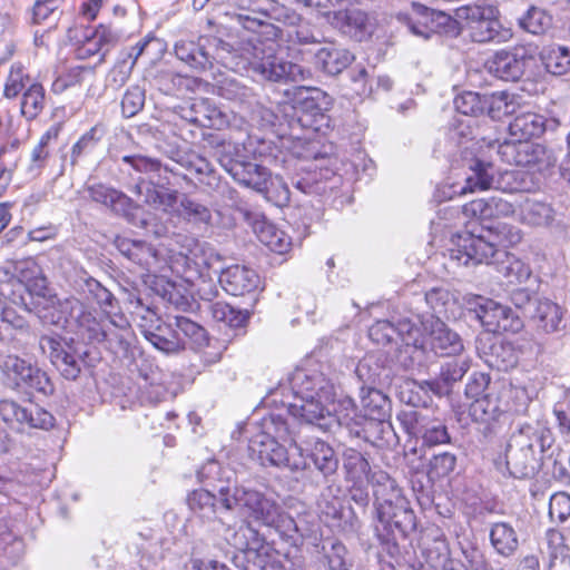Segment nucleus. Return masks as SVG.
<instances>
[{"label": "nucleus", "mask_w": 570, "mask_h": 570, "mask_svg": "<svg viewBox=\"0 0 570 570\" xmlns=\"http://www.w3.org/2000/svg\"><path fill=\"white\" fill-rule=\"evenodd\" d=\"M218 503L222 504L214 530L228 546L245 551H257L264 539L252 521L277 532L293 546H299L309 531L302 528L278 502L268 489L250 485L218 487Z\"/></svg>", "instance_id": "obj_1"}, {"label": "nucleus", "mask_w": 570, "mask_h": 570, "mask_svg": "<svg viewBox=\"0 0 570 570\" xmlns=\"http://www.w3.org/2000/svg\"><path fill=\"white\" fill-rule=\"evenodd\" d=\"M295 401L288 411L304 422L323 431H332L335 421L331 406L335 401V387L317 371L296 370L291 379Z\"/></svg>", "instance_id": "obj_2"}, {"label": "nucleus", "mask_w": 570, "mask_h": 570, "mask_svg": "<svg viewBox=\"0 0 570 570\" xmlns=\"http://www.w3.org/2000/svg\"><path fill=\"white\" fill-rule=\"evenodd\" d=\"M233 58L237 69L252 71L265 81L301 82L311 79L313 75L309 68L278 57L275 47L259 37L242 40Z\"/></svg>", "instance_id": "obj_3"}, {"label": "nucleus", "mask_w": 570, "mask_h": 570, "mask_svg": "<svg viewBox=\"0 0 570 570\" xmlns=\"http://www.w3.org/2000/svg\"><path fill=\"white\" fill-rule=\"evenodd\" d=\"M552 438L549 429L542 424H519L509 435L503 461L501 458L497 465H503L510 476L529 479L534 476L542 464V453L551 446Z\"/></svg>", "instance_id": "obj_4"}, {"label": "nucleus", "mask_w": 570, "mask_h": 570, "mask_svg": "<svg viewBox=\"0 0 570 570\" xmlns=\"http://www.w3.org/2000/svg\"><path fill=\"white\" fill-rule=\"evenodd\" d=\"M289 433L288 423L281 414L271 413L262 419L261 431L252 436L248 444L249 455L262 466L288 469L292 472L305 470L306 459L302 448L295 445L291 453L279 441Z\"/></svg>", "instance_id": "obj_5"}, {"label": "nucleus", "mask_w": 570, "mask_h": 570, "mask_svg": "<svg viewBox=\"0 0 570 570\" xmlns=\"http://www.w3.org/2000/svg\"><path fill=\"white\" fill-rule=\"evenodd\" d=\"M375 498L377 522L385 531L384 538L402 537L415 529V515L407 500L386 472L373 471L368 478Z\"/></svg>", "instance_id": "obj_6"}, {"label": "nucleus", "mask_w": 570, "mask_h": 570, "mask_svg": "<svg viewBox=\"0 0 570 570\" xmlns=\"http://www.w3.org/2000/svg\"><path fill=\"white\" fill-rule=\"evenodd\" d=\"M151 259L147 261L149 272H164L166 268L194 283L197 279L212 281L223 271L220 256L214 252H169L167 257H159L164 252H146Z\"/></svg>", "instance_id": "obj_7"}, {"label": "nucleus", "mask_w": 570, "mask_h": 570, "mask_svg": "<svg viewBox=\"0 0 570 570\" xmlns=\"http://www.w3.org/2000/svg\"><path fill=\"white\" fill-rule=\"evenodd\" d=\"M223 146L227 153H230L232 148L236 153L238 151L237 146H233L230 144ZM219 161L225 170L239 184L246 187H250L258 193H264L268 198L271 187L277 185L281 187L276 200L277 204L282 205L289 202L288 187L279 178L272 179L267 168L252 161L243 160L237 154L234 158H227L226 156H223Z\"/></svg>", "instance_id": "obj_8"}, {"label": "nucleus", "mask_w": 570, "mask_h": 570, "mask_svg": "<svg viewBox=\"0 0 570 570\" xmlns=\"http://www.w3.org/2000/svg\"><path fill=\"white\" fill-rule=\"evenodd\" d=\"M68 318L78 323L80 334L90 342L100 343L116 338L122 343L126 340L125 334L129 333V328L126 326H120L118 333L115 328L116 325L109 320L98 321L91 313L86 312L82 304L73 297L66 298L60 304V314H52L50 323L59 324L62 320L67 322Z\"/></svg>", "instance_id": "obj_9"}, {"label": "nucleus", "mask_w": 570, "mask_h": 570, "mask_svg": "<svg viewBox=\"0 0 570 570\" xmlns=\"http://www.w3.org/2000/svg\"><path fill=\"white\" fill-rule=\"evenodd\" d=\"M0 370L12 390L37 391L46 395L52 393L53 387L48 375L18 355L4 356Z\"/></svg>", "instance_id": "obj_10"}, {"label": "nucleus", "mask_w": 570, "mask_h": 570, "mask_svg": "<svg viewBox=\"0 0 570 570\" xmlns=\"http://www.w3.org/2000/svg\"><path fill=\"white\" fill-rule=\"evenodd\" d=\"M86 191L92 202L110 208L132 226L145 228L148 225L151 214L122 191L101 183L87 186Z\"/></svg>", "instance_id": "obj_11"}, {"label": "nucleus", "mask_w": 570, "mask_h": 570, "mask_svg": "<svg viewBox=\"0 0 570 570\" xmlns=\"http://www.w3.org/2000/svg\"><path fill=\"white\" fill-rule=\"evenodd\" d=\"M498 155L508 165L529 167L543 171L552 167L556 158L543 145L532 141L504 140L498 146Z\"/></svg>", "instance_id": "obj_12"}, {"label": "nucleus", "mask_w": 570, "mask_h": 570, "mask_svg": "<svg viewBox=\"0 0 570 570\" xmlns=\"http://www.w3.org/2000/svg\"><path fill=\"white\" fill-rule=\"evenodd\" d=\"M465 301L488 332H518L522 327L520 318L508 306L478 295L466 296Z\"/></svg>", "instance_id": "obj_13"}, {"label": "nucleus", "mask_w": 570, "mask_h": 570, "mask_svg": "<svg viewBox=\"0 0 570 570\" xmlns=\"http://www.w3.org/2000/svg\"><path fill=\"white\" fill-rule=\"evenodd\" d=\"M451 259L458 265L471 266L483 262L489 264V258L498 254L503 257L498 265V271L509 283L522 284L530 279V267L511 252H451Z\"/></svg>", "instance_id": "obj_14"}, {"label": "nucleus", "mask_w": 570, "mask_h": 570, "mask_svg": "<svg viewBox=\"0 0 570 570\" xmlns=\"http://www.w3.org/2000/svg\"><path fill=\"white\" fill-rule=\"evenodd\" d=\"M397 421L404 431L415 438H421L428 446L450 442V435L445 424L422 411L406 410L397 414Z\"/></svg>", "instance_id": "obj_15"}, {"label": "nucleus", "mask_w": 570, "mask_h": 570, "mask_svg": "<svg viewBox=\"0 0 570 570\" xmlns=\"http://www.w3.org/2000/svg\"><path fill=\"white\" fill-rule=\"evenodd\" d=\"M39 346L65 379L76 380L79 376L86 352L79 351L72 343L52 336H42Z\"/></svg>", "instance_id": "obj_16"}, {"label": "nucleus", "mask_w": 570, "mask_h": 570, "mask_svg": "<svg viewBox=\"0 0 570 570\" xmlns=\"http://www.w3.org/2000/svg\"><path fill=\"white\" fill-rule=\"evenodd\" d=\"M521 240V229L508 224L499 225L494 232L489 230V239L470 230H462L451 238L452 244L458 249H482L485 246L508 249L509 247L517 246Z\"/></svg>", "instance_id": "obj_17"}, {"label": "nucleus", "mask_w": 570, "mask_h": 570, "mask_svg": "<svg viewBox=\"0 0 570 570\" xmlns=\"http://www.w3.org/2000/svg\"><path fill=\"white\" fill-rule=\"evenodd\" d=\"M27 278V276H23ZM17 286L23 287L27 291V296L21 295L20 301L13 299L16 304L22 305L27 311H37L40 318L50 322L52 314H60V299L56 295L48 294L47 279L45 276L39 275L33 278L26 279L24 283H17Z\"/></svg>", "instance_id": "obj_18"}, {"label": "nucleus", "mask_w": 570, "mask_h": 570, "mask_svg": "<svg viewBox=\"0 0 570 570\" xmlns=\"http://www.w3.org/2000/svg\"><path fill=\"white\" fill-rule=\"evenodd\" d=\"M295 108L313 117L324 116L333 106V98L316 87L297 86L286 90Z\"/></svg>", "instance_id": "obj_19"}, {"label": "nucleus", "mask_w": 570, "mask_h": 570, "mask_svg": "<svg viewBox=\"0 0 570 570\" xmlns=\"http://www.w3.org/2000/svg\"><path fill=\"white\" fill-rule=\"evenodd\" d=\"M527 59L519 50H501L485 62L489 73L505 81H518L524 73Z\"/></svg>", "instance_id": "obj_20"}, {"label": "nucleus", "mask_w": 570, "mask_h": 570, "mask_svg": "<svg viewBox=\"0 0 570 570\" xmlns=\"http://www.w3.org/2000/svg\"><path fill=\"white\" fill-rule=\"evenodd\" d=\"M468 19L470 37L474 42L485 43L500 40L501 23L493 17L491 7L472 9Z\"/></svg>", "instance_id": "obj_21"}, {"label": "nucleus", "mask_w": 570, "mask_h": 570, "mask_svg": "<svg viewBox=\"0 0 570 570\" xmlns=\"http://www.w3.org/2000/svg\"><path fill=\"white\" fill-rule=\"evenodd\" d=\"M430 323L429 344L431 350L440 356H451L463 351L460 336L451 331L440 318L428 320Z\"/></svg>", "instance_id": "obj_22"}, {"label": "nucleus", "mask_w": 570, "mask_h": 570, "mask_svg": "<svg viewBox=\"0 0 570 570\" xmlns=\"http://www.w3.org/2000/svg\"><path fill=\"white\" fill-rule=\"evenodd\" d=\"M220 273V282L225 284V289L234 296L245 295L259 288L261 278L252 268L234 265Z\"/></svg>", "instance_id": "obj_23"}, {"label": "nucleus", "mask_w": 570, "mask_h": 570, "mask_svg": "<svg viewBox=\"0 0 570 570\" xmlns=\"http://www.w3.org/2000/svg\"><path fill=\"white\" fill-rule=\"evenodd\" d=\"M333 22L344 33L357 41H362L372 33V23L368 14L358 8L335 11Z\"/></svg>", "instance_id": "obj_24"}, {"label": "nucleus", "mask_w": 570, "mask_h": 570, "mask_svg": "<svg viewBox=\"0 0 570 570\" xmlns=\"http://www.w3.org/2000/svg\"><path fill=\"white\" fill-rule=\"evenodd\" d=\"M333 416L335 421L333 422L334 426L345 428L350 434L360 438L362 432L365 431L364 425V416L357 412L356 405L353 399L348 396H344L335 402L333 401V405L331 406Z\"/></svg>", "instance_id": "obj_25"}, {"label": "nucleus", "mask_w": 570, "mask_h": 570, "mask_svg": "<svg viewBox=\"0 0 570 570\" xmlns=\"http://www.w3.org/2000/svg\"><path fill=\"white\" fill-rule=\"evenodd\" d=\"M548 121L544 116L535 112H523L514 117L509 124V134L512 141H529L540 137L547 129Z\"/></svg>", "instance_id": "obj_26"}, {"label": "nucleus", "mask_w": 570, "mask_h": 570, "mask_svg": "<svg viewBox=\"0 0 570 570\" xmlns=\"http://www.w3.org/2000/svg\"><path fill=\"white\" fill-rule=\"evenodd\" d=\"M433 16L432 9L419 2H412L411 12H399L396 19L414 36L429 39L434 32L430 26V22H433Z\"/></svg>", "instance_id": "obj_27"}, {"label": "nucleus", "mask_w": 570, "mask_h": 570, "mask_svg": "<svg viewBox=\"0 0 570 570\" xmlns=\"http://www.w3.org/2000/svg\"><path fill=\"white\" fill-rule=\"evenodd\" d=\"M354 60V55L345 48L328 46L315 53V63L325 73L336 76L346 69Z\"/></svg>", "instance_id": "obj_28"}, {"label": "nucleus", "mask_w": 570, "mask_h": 570, "mask_svg": "<svg viewBox=\"0 0 570 570\" xmlns=\"http://www.w3.org/2000/svg\"><path fill=\"white\" fill-rule=\"evenodd\" d=\"M469 367L470 363L465 360L446 362L441 366L439 376L428 381L426 385L434 394L445 395L451 391L454 383L462 380Z\"/></svg>", "instance_id": "obj_29"}, {"label": "nucleus", "mask_w": 570, "mask_h": 570, "mask_svg": "<svg viewBox=\"0 0 570 570\" xmlns=\"http://www.w3.org/2000/svg\"><path fill=\"white\" fill-rule=\"evenodd\" d=\"M176 57L195 70H206L213 66V57L198 42L191 40H179L174 47Z\"/></svg>", "instance_id": "obj_30"}, {"label": "nucleus", "mask_w": 570, "mask_h": 570, "mask_svg": "<svg viewBox=\"0 0 570 570\" xmlns=\"http://www.w3.org/2000/svg\"><path fill=\"white\" fill-rule=\"evenodd\" d=\"M361 403L364 411V424L366 419L371 421L389 419L391 414V401L380 390L363 386L361 390Z\"/></svg>", "instance_id": "obj_31"}, {"label": "nucleus", "mask_w": 570, "mask_h": 570, "mask_svg": "<svg viewBox=\"0 0 570 570\" xmlns=\"http://www.w3.org/2000/svg\"><path fill=\"white\" fill-rule=\"evenodd\" d=\"M174 327L176 335L180 336L184 342V350H200L208 344V335L206 330L196 322L177 315L174 317Z\"/></svg>", "instance_id": "obj_32"}, {"label": "nucleus", "mask_w": 570, "mask_h": 570, "mask_svg": "<svg viewBox=\"0 0 570 570\" xmlns=\"http://www.w3.org/2000/svg\"><path fill=\"white\" fill-rule=\"evenodd\" d=\"M220 111L207 99H196L188 107L181 108V118L199 127L212 128L220 120Z\"/></svg>", "instance_id": "obj_33"}, {"label": "nucleus", "mask_w": 570, "mask_h": 570, "mask_svg": "<svg viewBox=\"0 0 570 570\" xmlns=\"http://www.w3.org/2000/svg\"><path fill=\"white\" fill-rule=\"evenodd\" d=\"M392 322L395 327L399 342L405 346H412L415 350H423L425 340L417 323H425L421 321L419 316H404L396 320L393 318Z\"/></svg>", "instance_id": "obj_34"}, {"label": "nucleus", "mask_w": 570, "mask_h": 570, "mask_svg": "<svg viewBox=\"0 0 570 570\" xmlns=\"http://www.w3.org/2000/svg\"><path fill=\"white\" fill-rule=\"evenodd\" d=\"M500 400L492 392L485 393L480 399H475L469 406V413L473 421L480 423H490L497 421L502 413Z\"/></svg>", "instance_id": "obj_35"}, {"label": "nucleus", "mask_w": 570, "mask_h": 570, "mask_svg": "<svg viewBox=\"0 0 570 570\" xmlns=\"http://www.w3.org/2000/svg\"><path fill=\"white\" fill-rule=\"evenodd\" d=\"M189 509L202 518L210 519V529L214 530V522L217 519L222 504L216 509V497L208 490H194L187 498Z\"/></svg>", "instance_id": "obj_36"}, {"label": "nucleus", "mask_w": 570, "mask_h": 570, "mask_svg": "<svg viewBox=\"0 0 570 570\" xmlns=\"http://www.w3.org/2000/svg\"><path fill=\"white\" fill-rule=\"evenodd\" d=\"M546 70L554 76H563L570 71V49L566 46L552 45L540 52Z\"/></svg>", "instance_id": "obj_37"}, {"label": "nucleus", "mask_w": 570, "mask_h": 570, "mask_svg": "<svg viewBox=\"0 0 570 570\" xmlns=\"http://www.w3.org/2000/svg\"><path fill=\"white\" fill-rule=\"evenodd\" d=\"M490 540L495 551L503 557L512 556L519 546L515 530L505 522H498L492 525Z\"/></svg>", "instance_id": "obj_38"}, {"label": "nucleus", "mask_w": 570, "mask_h": 570, "mask_svg": "<svg viewBox=\"0 0 570 570\" xmlns=\"http://www.w3.org/2000/svg\"><path fill=\"white\" fill-rule=\"evenodd\" d=\"M552 16L543 8L530 6L519 18V27L531 35H544L552 27Z\"/></svg>", "instance_id": "obj_39"}, {"label": "nucleus", "mask_w": 570, "mask_h": 570, "mask_svg": "<svg viewBox=\"0 0 570 570\" xmlns=\"http://www.w3.org/2000/svg\"><path fill=\"white\" fill-rule=\"evenodd\" d=\"M46 106V91L41 83L32 82L23 91L20 112L27 120H33Z\"/></svg>", "instance_id": "obj_40"}, {"label": "nucleus", "mask_w": 570, "mask_h": 570, "mask_svg": "<svg viewBox=\"0 0 570 570\" xmlns=\"http://www.w3.org/2000/svg\"><path fill=\"white\" fill-rule=\"evenodd\" d=\"M533 317L537 320L538 327L546 333L558 332L562 327V309L548 299L538 303Z\"/></svg>", "instance_id": "obj_41"}, {"label": "nucleus", "mask_w": 570, "mask_h": 570, "mask_svg": "<svg viewBox=\"0 0 570 570\" xmlns=\"http://www.w3.org/2000/svg\"><path fill=\"white\" fill-rule=\"evenodd\" d=\"M234 472L229 468H224L218 461H207L198 471L197 478L200 482L212 485L218 492V487L232 484Z\"/></svg>", "instance_id": "obj_42"}, {"label": "nucleus", "mask_w": 570, "mask_h": 570, "mask_svg": "<svg viewBox=\"0 0 570 570\" xmlns=\"http://www.w3.org/2000/svg\"><path fill=\"white\" fill-rule=\"evenodd\" d=\"M174 324L167 327H158L157 332L146 331L145 337L159 351L167 354L177 353L184 350V342L176 335Z\"/></svg>", "instance_id": "obj_43"}, {"label": "nucleus", "mask_w": 570, "mask_h": 570, "mask_svg": "<svg viewBox=\"0 0 570 570\" xmlns=\"http://www.w3.org/2000/svg\"><path fill=\"white\" fill-rule=\"evenodd\" d=\"M472 171L465 179V186L462 193L474 191L476 189H489L493 183V166L490 163H484L475 159L470 166Z\"/></svg>", "instance_id": "obj_44"}, {"label": "nucleus", "mask_w": 570, "mask_h": 570, "mask_svg": "<svg viewBox=\"0 0 570 570\" xmlns=\"http://www.w3.org/2000/svg\"><path fill=\"white\" fill-rule=\"evenodd\" d=\"M522 219L532 226H547L554 219V210L547 203L527 199L522 206Z\"/></svg>", "instance_id": "obj_45"}, {"label": "nucleus", "mask_w": 570, "mask_h": 570, "mask_svg": "<svg viewBox=\"0 0 570 570\" xmlns=\"http://www.w3.org/2000/svg\"><path fill=\"white\" fill-rule=\"evenodd\" d=\"M309 456L315 468L324 475L334 473L338 461L333 449L322 440H316L309 450Z\"/></svg>", "instance_id": "obj_46"}, {"label": "nucleus", "mask_w": 570, "mask_h": 570, "mask_svg": "<svg viewBox=\"0 0 570 570\" xmlns=\"http://www.w3.org/2000/svg\"><path fill=\"white\" fill-rule=\"evenodd\" d=\"M178 198L177 190H158L156 183L150 180L146 187L144 202L154 208L161 209L164 213H171L178 203Z\"/></svg>", "instance_id": "obj_47"}, {"label": "nucleus", "mask_w": 570, "mask_h": 570, "mask_svg": "<svg viewBox=\"0 0 570 570\" xmlns=\"http://www.w3.org/2000/svg\"><path fill=\"white\" fill-rule=\"evenodd\" d=\"M178 198L177 190H158L156 183L150 180L146 187L144 202L154 208L161 209L164 213H171L178 203Z\"/></svg>", "instance_id": "obj_48"}, {"label": "nucleus", "mask_w": 570, "mask_h": 570, "mask_svg": "<svg viewBox=\"0 0 570 570\" xmlns=\"http://www.w3.org/2000/svg\"><path fill=\"white\" fill-rule=\"evenodd\" d=\"M120 161L128 165L135 171L149 176L150 178L155 175H159L161 169L169 171V168L158 158L149 157L141 154L125 155L120 158Z\"/></svg>", "instance_id": "obj_49"}, {"label": "nucleus", "mask_w": 570, "mask_h": 570, "mask_svg": "<svg viewBox=\"0 0 570 570\" xmlns=\"http://www.w3.org/2000/svg\"><path fill=\"white\" fill-rule=\"evenodd\" d=\"M179 202V215L194 224H206L208 225L212 220V212L208 207L200 204L199 202L191 199L187 195H183Z\"/></svg>", "instance_id": "obj_50"}, {"label": "nucleus", "mask_w": 570, "mask_h": 570, "mask_svg": "<svg viewBox=\"0 0 570 570\" xmlns=\"http://www.w3.org/2000/svg\"><path fill=\"white\" fill-rule=\"evenodd\" d=\"M63 0H36L32 7V22L53 24L62 13Z\"/></svg>", "instance_id": "obj_51"}, {"label": "nucleus", "mask_w": 570, "mask_h": 570, "mask_svg": "<svg viewBox=\"0 0 570 570\" xmlns=\"http://www.w3.org/2000/svg\"><path fill=\"white\" fill-rule=\"evenodd\" d=\"M425 302L435 314L431 320L446 316L448 311L455 304L451 292L443 287H434L425 293Z\"/></svg>", "instance_id": "obj_52"}, {"label": "nucleus", "mask_w": 570, "mask_h": 570, "mask_svg": "<svg viewBox=\"0 0 570 570\" xmlns=\"http://www.w3.org/2000/svg\"><path fill=\"white\" fill-rule=\"evenodd\" d=\"M212 316L217 321L227 324L230 327H240L248 320V313L234 308L224 302H216L210 305Z\"/></svg>", "instance_id": "obj_53"}, {"label": "nucleus", "mask_w": 570, "mask_h": 570, "mask_svg": "<svg viewBox=\"0 0 570 570\" xmlns=\"http://www.w3.org/2000/svg\"><path fill=\"white\" fill-rule=\"evenodd\" d=\"M217 94L227 100L239 102L246 101L253 95L249 87L234 77L220 79L217 85Z\"/></svg>", "instance_id": "obj_54"}, {"label": "nucleus", "mask_w": 570, "mask_h": 570, "mask_svg": "<svg viewBox=\"0 0 570 570\" xmlns=\"http://www.w3.org/2000/svg\"><path fill=\"white\" fill-rule=\"evenodd\" d=\"M484 94L464 91L455 97V109L465 116L478 117L484 115Z\"/></svg>", "instance_id": "obj_55"}, {"label": "nucleus", "mask_w": 570, "mask_h": 570, "mask_svg": "<svg viewBox=\"0 0 570 570\" xmlns=\"http://www.w3.org/2000/svg\"><path fill=\"white\" fill-rule=\"evenodd\" d=\"M30 77L26 72L24 66L20 62L13 63L4 83V97L8 99L18 97V95L28 87Z\"/></svg>", "instance_id": "obj_56"}, {"label": "nucleus", "mask_w": 570, "mask_h": 570, "mask_svg": "<svg viewBox=\"0 0 570 570\" xmlns=\"http://www.w3.org/2000/svg\"><path fill=\"white\" fill-rule=\"evenodd\" d=\"M145 89L139 85L130 86L121 99V114L125 118H131L142 110L145 106Z\"/></svg>", "instance_id": "obj_57"}, {"label": "nucleus", "mask_w": 570, "mask_h": 570, "mask_svg": "<svg viewBox=\"0 0 570 570\" xmlns=\"http://www.w3.org/2000/svg\"><path fill=\"white\" fill-rule=\"evenodd\" d=\"M344 468L350 479L357 481L363 476L368 480L371 475V466L364 455L356 450H348L345 453Z\"/></svg>", "instance_id": "obj_58"}, {"label": "nucleus", "mask_w": 570, "mask_h": 570, "mask_svg": "<svg viewBox=\"0 0 570 570\" xmlns=\"http://www.w3.org/2000/svg\"><path fill=\"white\" fill-rule=\"evenodd\" d=\"M101 136L102 130L98 126H95L80 137V139L71 148V167L77 165L78 159L82 155L91 153L95 149L98 141L101 139Z\"/></svg>", "instance_id": "obj_59"}, {"label": "nucleus", "mask_w": 570, "mask_h": 570, "mask_svg": "<svg viewBox=\"0 0 570 570\" xmlns=\"http://www.w3.org/2000/svg\"><path fill=\"white\" fill-rule=\"evenodd\" d=\"M509 96L504 92L484 94V114L491 119H500L512 112V102L508 101Z\"/></svg>", "instance_id": "obj_60"}, {"label": "nucleus", "mask_w": 570, "mask_h": 570, "mask_svg": "<svg viewBox=\"0 0 570 570\" xmlns=\"http://www.w3.org/2000/svg\"><path fill=\"white\" fill-rule=\"evenodd\" d=\"M368 336L374 343L383 346L399 343L395 327L390 320H382L374 323L368 330Z\"/></svg>", "instance_id": "obj_61"}, {"label": "nucleus", "mask_w": 570, "mask_h": 570, "mask_svg": "<svg viewBox=\"0 0 570 570\" xmlns=\"http://www.w3.org/2000/svg\"><path fill=\"white\" fill-rule=\"evenodd\" d=\"M116 40L117 37L115 32L107 27L99 26L87 41V51L95 55L104 50L102 56H105L109 47L112 46Z\"/></svg>", "instance_id": "obj_62"}, {"label": "nucleus", "mask_w": 570, "mask_h": 570, "mask_svg": "<svg viewBox=\"0 0 570 570\" xmlns=\"http://www.w3.org/2000/svg\"><path fill=\"white\" fill-rule=\"evenodd\" d=\"M26 407L10 399L0 400V417L9 425L22 426L27 417Z\"/></svg>", "instance_id": "obj_63"}, {"label": "nucleus", "mask_w": 570, "mask_h": 570, "mask_svg": "<svg viewBox=\"0 0 570 570\" xmlns=\"http://www.w3.org/2000/svg\"><path fill=\"white\" fill-rule=\"evenodd\" d=\"M549 517L552 521L564 522L570 517V495L567 492H557L549 501Z\"/></svg>", "instance_id": "obj_64"}]
</instances>
